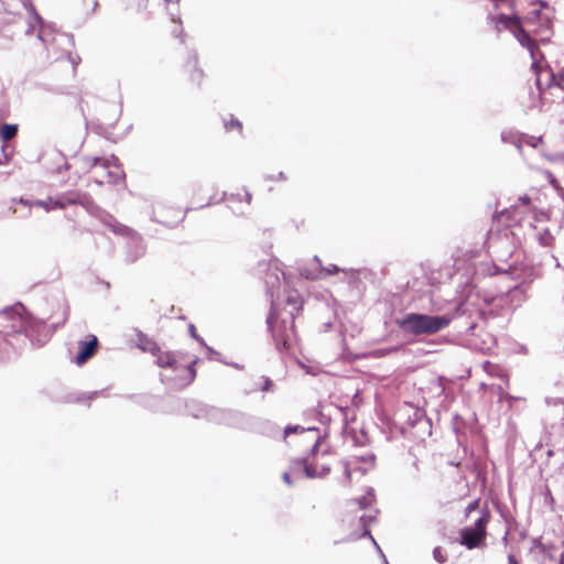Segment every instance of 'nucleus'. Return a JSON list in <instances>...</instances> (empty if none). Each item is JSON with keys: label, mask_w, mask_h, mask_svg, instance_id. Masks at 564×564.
<instances>
[{"label": "nucleus", "mask_w": 564, "mask_h": 564, "mask_svg": "<svg viewBox=\"0 0 564 564\" xmlns=\"http://www.w3.org/2000/svg\"><path fill=\"white\" fill-rule=\"evenodd\" d=\"M295 313L280 308L272 303L267 324L273 341L280 352L294 354L300 346V336L295 325Z\"/></svg>", "instance_id": "nucleus-1"}, {"label": "nucleus", "mask_w": 564, "mask_h": 564, "mask_svg": "<svg viewBox=\"0 0 564 564\" xmlns=\"http://www.w3.org/2000/svg\"><path fill=\"white\" fill-rule=\"evenodd\" d=\"M155 362L164 371L162 373L163 381L175 389L189 386L196 378L195 365L197 359L193 356L176 351H164Z\"/></svg>", "instance_id": "nucleus-2"}, {"label": "nucleus", "mask_w": 564, "mask_h": 564, "mask_svg": "<svg viewBox=\"0 0 564 564\" xmlns=\"http://www.w3.org/2000/svg\"><path fill=\"white\" fill-rule=\"evenodd\" d=\"M300 432L301 441L307 443L308 447L312 451V455L301 460H294L292 464V471L297 474L303 471L307 477H321L327 474L330 470L328 464L324 462L325 455H317V446L321 441L319 432L317 429H303L299 425L296 426H288L284 431L285 437H288L291 433Z\"/></svg>", "instance_id": "nucleus-3"}, {"label": "nucleus", "mask_w": 564, "mask_h": 564, "mask_svg": "<svg viewBox=\"0 0 564 564\" xmlns=\"http://www.w3.org/2000/svg\"><path fill=\"white\" fill-rule=\"evenodd\" d=\"M449 324L445 316H431L425 314L410 313L398 321L399 327L406 334L431 335L435 334Z\"/></svg>", "instance_id": "nucleus-4"}, {"label": "nucleus", "mask_w": 564, "mask_h": 564, "mask_svg": "<svg viewBox=\"0 0 564 564\" xmlns=\"http://www.w3.org/2000/svg\"><path fill=\"white\" fill-rule=\"evenodd\" d=\"M490 520L491 512L486 507L473 525L459 530V543L468 550L485 547L488 535L487 527Z\"/></svg>", "instance_id": "nucleus-5"}, {"label": "nucleus", "mask_w": 564, "mask_h": 564, "mask_svg": "<svg viewBox=\"0 0 564 564\" xmlns=\"http://www.w3.org/2000/svg\"><path fill=\"white\" fill-rule=\"evenodd\" d=\"M90 203L91 198L89 194L80 191H69L63 193L57 198L50 197L46 200H36L33 205L50 212L52 209H64L74 205L88 206Z\"/></svg>", "instance_id": "nucleus-6"}, {"label": "nucleus", "mask_w": 564, "mask_h": 564, "mask_svg": "<svg viewBox=\"0 0 564 564\" xmlns=\"http://www.w3.org/2000/svg\"><path fill=\"white\" fill-rule=\"evenodd\" d=\"M89 166H101L107 170L106 182L107 183H118L123 180L124 172L119 164L117 158L112 156L111 159H102V158H93L89 160Z\"/></svg>", "instance_id": "nucleus-7"}, {"label": "nucleus", "mask_w": 564, "mask_h": 564, "mask_svg": "<svg viewBox=\"0 0 564 564\" xmlns=\"http://www.w3.org/2000/svg\"><path fill=\"white\" fill-rule=\"evenodd\" d=\"M376 465V457L372 454L361 456H352L345 463V476L348 480L351 479V473L359 470L362 475L372 469Z\"/></svg>", "instance_id": "nucleus-8"}, {"label": "nucleus", "mask_w": 564, "mask_h": 564, "mask_svg": "<svg viewBox=\"0 0 564 564\" xmlns=\"http://www.w3.org/2000/svg\"><path fill=\"white\" fill-rule=\"evenodd\" d=\"M488 20L497 33H501L503 30H507L514 35L522 25L519 17L506 15L503 13L491 15Z\"/></svg>", "instance_id": "nucleus-9"}, {"label": "nucleus", "mask_w": 564, "mask_h": 564, "mask_svg": "<svg viewBox=\"0 0 564 564\" xmlns=\"http://www.w3.org/2000/svg\"><path fill=\"white\" fill-rule=\"evenodd\" d=\"M99 346L98 338L95 335H88L86 340L78 341V352L75 362L78 366L86 364L96 352Z\"/></svg>", "instance_id": "nucleus-10"}, {"label": "nucleus", "mask_w": 564, "mask_h": 564, "mask_svg": "<svg viewBox=\"0 0 564 564\" xmlns=\"http://www.w3.org/2000/svg\"><path fill=\"white\" fill-rule=\"evenodd\" d=\"M135 345L142 351L150 352L151 355H153L156 358V360L159 359L160 355H162L165 351L161 349V347L154 339L150 338L142 332L137 333Z\"/></svg>", "instance_id": "nucleus-11"}, {"label": "nucleus", "mask_w": 564, "mask_h": 564, "mask_svg": "<svg viewBox=\"0 0 564 564\" xmlns=\"http://www.w3.org/2000/svg\"><path fill=\"white\" fill-rule=\"evenodd\" d=\"M283 302L286 305L291 306V310L289 312H294L295 317H297L302 313L304 300L297 290H294V289L286 290L285 299L283 300Z\"/></svg>", "instance_id": "nucleus-12"}, {"label": "nucleus", "mask_w": 564, "mask_h": 564, "mask_svg": "<svg viewBox=\"0 0 564 564\" xmlns=\"http://www.w3.org/2000/svg\"><path fill=\"white\" fill-rule=\"evenodd\" d=\"M514 37L519 41V43L525 47L527 50L531 46H533V44L536 42L534 39H532L530 36V34L523 29V26L521 25V28L518 30V32L514 34Z\"/></svg>", "instance_id": "nucleus-13"}, {"label": "nucleus", "mask_w": 564, "mask_h": 564, "mask_svg": "<svg viewBox=\"0 0 564 564\" xmlns=\"http://www.w3.org/2000/svg\"><path fill=\"white\" fill-rule=\"evenodd\" d=\"M18 133V126L11 123H4L0 128V137L3 141H10Z\"/></svg>", "instance_id": "nucleus-14"}, {"label": "nucleus", "mask_w": 564, "mask_h": 564, "mask_svg": "<svg viewBox=\"0 0 564 564\" xmlns=\"http://www.w3.org/2000/svg\"><path fill=\"white\" fill-rule=\"evenodd\" d=\"M339 272V268L335 264H330L328 267H325V268H321L318 274H316L314 276V279H322V278H325V276H328V275H333V274H336Z\"/></svg>", "instance_id": "nucleus-15"}, {"label": "nucleus", "mask_w": 564, "mask_h": 564, "mask_svg": "<svg viewBox=\"0 0 564 564\" xmlns=\"http://www.w3.org/2000/svg\"><path fill=\"white\" fill-rule=\"evenodd\" d=\"M529 53H530V56L532 58V67H536L538 66V63H539V58L542 57V53L539 48V45L538 43L535 42L533 44V46L529 47L528 48Z\"/></svg>", "instance_id": "nucleus-16"}, {"label": "nucleus", "mask_w": 564, "mask_h": 564, "mask_svg": "<svg viewBox=\"0 0 564 564\" xmlns=\"http://www.w3.org/2000/svg\"><path fill=\"white\" fill-rule=\"evenodd\" d=\"M538 240L542 246L549 247L553 243L554 238L549 229H543V231L539 234Z\"/></svg>", "instance_id": "nucleus-17"}, {"label": "nucleus", "mask_w": 564, "mask_h": 564, "mask_svg": "<svg viewBox=\"0 0 564 564\" xmlns=\"http://www.w3.org/2000/svg\"><path fill=\"white\" fill-rule=\"evenodd\" d=\"M225 129L227 131H238L239 133H241L242 131V123L238 120V119H235V118H230L229 120L225 121Z\"/></svg>", "instance_id": "nucleus-18"}, {"label": "nucleus", "mask_w": 564, "mask_h": 564, "mask_svg": "<svg viewBox=\"0 0 564 564\" xmlns=\"http://www.w3.org/2000/svg\"><path fill=\"white\" fill-rule=\"evenodd\" d=\"M479 501H480L479 499H475L467 505V507L465 508V517L466 518H468L471 512H474L475 510H477L479 508Z\"/></svg>", "instance_id": "nucleus-19"}, {"label": "nucleus", "mask_w": 564, "mask_h": 564, "mask_svg": "<svg viewBox=\"0 0 564 564\" xmlns=\"http://www.w3.org/2000/svg\"><path fill=\"white\" fill-rule=\"evenodd\" d=\"M361 527H362V532L360 534V536H367V535H370V530L368 529L364 518H360L359 520Z\"/></svg>", "instance_id": "nucleus-20"}, {"label": "nucleus", "mask_w": 564, "mask_h": 564, "mask_svg": "<svg viewBox=\"0 0 564 564\" xmlns=\"http://www.w3.org/2000/svg\"><path fill=\"white\" fill-rule=\"evenodd\" d=\"M434 556L440 563H443L445 561L444 556L442 555L441 547H436L434 550Z\"/></svg>", "instance_id": "nucleus-21"}, {"label": "nucleus", "mask_w": 564, "mask_h": 564, "mask_svg": "<svg viewBox=\"0 0 564 564\" xmlns=\"http://www.w3.org/2000/svg\"><path fill=\"white\" fill-rule=\"evenodd\" d=\"M520 200L524 204V205H531L532 203V197L529 196V195H524L522 197H520Z\"/></svg>", "instance_id": "nucleus-22"}, {"label": "nucleus", "mask_w": 564, "mask_h": 564, "mask_svg": "<svg viewBox=\"0 0 564 564\" xmlns=\"http://www.w3.org/2000/svg\"><path fill=\"white\" fill-rule=\"evenodd\" d=\"M524 142L532 147H535L536 142H541V139L535 140L534 138H530V139H525Z\"/></svg>", "instance_id": "nucleus-23"}, {"label": "nucleus", "mask_w": 564, "mask_h": 564, "mask_svg": "<svg viewBox=\"0 0 564 564\" xmlns=\"http://www.w3.org/2000/svg\"><path fill=\"white\" fill-rule=\"evenodd\" d=\"M508 564H519L517 557L513 554L508 555Z\"/></svg>", "instance_id": "nucleus-24"}, {"label": "nucleus", "mask_w": 564, "mask_h": 564, "mask_svg": "<svg viewBox=\"0 0 564 564\" xmlns=\"http://www.w3.org/2000/svg\"><path fill=\"white\" fill-rule=\"evenodd\" d=\"M558 85L564 88V69L558 74Z\"/></svg>", "instance_id": "nucleus-25"}, {"label": "nucleus", "mask_w": 564, "mask_h": 564, "mask_svg": "<svg viewBox=\"0 0 564 564\" xmlns=\"http://www.w3.org/2000/svg\"><path fill=\"white\" fill-rule=\"evenodd\" d=\"M283 480L288 484V485H291L292 481L290 479V474L289 473H284L283 474Z\"/></svg>", "instance_id": "nucleus-26"}, {"label": "nucleus", "mask_w": 564, "mask_h": 564, "mask_svg": "<svg viewBox=\"0 0 564 564\" xmlns=\"http://www.w3.org/2000/svg\"><path fill=\"white\" fill-rule=\"evenodd\" d=\"M174 28H175L176 30H180V31H181V29H182V28H181V24H176V23H174Z\"/></svg>", "instance_id": "nucleus-27"}, {"label": "nucleus", "mask_w": 564, "mask_h": 564, "mask_svg": "<svg viewBox=\"0 0 564 564\" xmlns=\"http://www.w3.org/2000/svg\"><path fill=\"white\" fill-rule=\"evenodd\" d=\"M492 268H494V270H495L492 273H494V274H496V273L498 272L497 267H496V265H492Z\"/></svg>", "instance_id": "nucleus-28"}, {"label": "nucleus", "mask_w": 564, "mask_h": 564, "mask_svg": "<svg viewBox=\"0 0 564 564\" xmlns=\"http://www.w3.org/2000/svg\"><path fill=\"white\" fill-rule=\"evenodd\" d=\"M247 197H248V202H250V199H251V195H250V194H247Z\"/></svg>", "instance_id": "nucleus-29"}, {"label": "nucleus", "mask_w": 564, "mask_h": 564, "mask_svg": "<svg viewBox=\"0 0 564 564\" xmlns=\"http://www.w3.org/2000/svg\"><path fill=\"white\" fill-rule=\"evenodd\" d=\"M560 564H564V563H560Z\"/></svg>", "instance_id": "nucleus-30"}]
</instances>
